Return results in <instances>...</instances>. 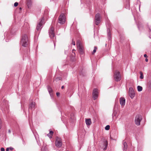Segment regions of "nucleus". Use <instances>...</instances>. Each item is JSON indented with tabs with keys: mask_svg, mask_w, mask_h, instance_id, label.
Returning a JSON list of instances; mask_svg holds the SVG:
<instances>
[{
	"mask_svg": "<svg viewBox=\"0 0 151 151\" xmlns=\"http://www.w3.org/2000/svg\"><path fill=\"white\" fill-rule=\"evenodd\" d=\"M20 44L24 47H28L29 46V37L27 35L24 34L22 35Z\"/></svg>",
	"mask_w": 151,
	"mask_h": 151,
	"instance_id": "obj_1",
	"label": "nucleus"
},
{
	"mask_svg": "<svg viewBox=\"0 0 151 151\" xmlns=\"http://www.w3.org/2000/svg\"><path fill=\"white\" fill-rule=\"evenodd\" d=\"M54 30V28L53 26H51L49 30V33L50 38L52 39L53 40H54V39H56Z\"/></svg>",
	"mask_w": 151,
	"mask_h": 151,
	"instance_id": "obj_2",
	"label": "nucleus"
},
{
	"mask_svg": "<svg viewBox=\"0 0 151 151\" xmlns=\"http://www.w3.org/2000/svg\"><path fill=\"white\" fill-rule=\"evenodd\" d=\"M114 77L116 81H119L121 78V76L120 74V72L118 70L115 71L114 73Z\"/></svg>",
	"mask_w": 151,
	"mask_h": 151,
	"instance_id": "obj_3",
	"label": "nucleus"
},
{
	"mask_svg": "<svg viewBox=\"0 0 151 151\" xmlns=\"http://www.w3.org/2000/svg\"><path fill=\"white\" fill-rule=\"evenodd\" d=\"M44 23V17H42L40 20L39 22L37 25L36 27V30L37 31H40L42 27V25Z\"/></svg>",
	"mask_w": 151,
	"mask_h": 151,
	"instance_id": "obj_4",
	"label": "nucleus"
},
{
	"mask_svg": "<svg viewBox=\"0 0 151 151\" xmlns=\"http://www.w3.org/2000/svg\"><path fill=\"white\" fill-rule=\"evenodd\" d=\"M65 21V15L62 13L59 16L58 18V22L61 24H63Z\"/></svg>",
	"mask_w": 151,
	"mask_h": 151,
	"instance_id": "obj_5",
	"label": "nucleus"
},
{
	"mask_svg": "<svg viewBox=\"0 0 151 151\" xmlns=\"http://www.w3.org/2000/svg\"><path fill=\"white\" fill-rule=\"evenodd\" d=\"M142 119V116L140 115H137L135 118L134 120L135 123L136 124L137 126L140 125V122Z\"/></svg>",
	"mask_w": 151,
	"mask_h": 151,
	"instance_id": "obj_6",
	"label": "nucleus"
},
{
	"mask_svg": "<svg viewBox=\"0 0 151 151\" xmlns=\"http://www.w3.org/2000/svg\"><path fill=\"white\" fill-rule=\"evenodd\" d=\"M55 145L56 147H60L62 146V143L60 138L57 137L56 138Z\"/></svg>",
	"mask_w": 151,
	"mask_h": 151,
	"instance_id": "obj_7",
	"label": "nucleus"
},
{
	"mask_svg": "<svg viewBox=\"0 0 151 151\" xmlns=\"http://www.w3.org/2000/svg\"><path fill=\"white\" fill-rule=\"evenodd\" d=\"M99 93L97 89H94L92 92V98L94 100L96 99L98 97V94Z\"/></svg>",
	"mask_w": 151,
	"mask_h": 151,
	"instance_id": "obj_8",
	"label": "nucleus"
},
{
	"mask_svg": "<svg viewBox=\"0 0 151 151\" xmlns=\"http://www.w3.org/2000/svg\"><path fill=\"white\" fill-rule=\"evenodd\" d=\"M95 23L96 25H98L100 22V14L99 13L97 14L95 16Z\"/></svg>",
	"mask_w": 151,
	"mask_h": 151,
	"instance_id": "obj_9",
	"label": "nucleus"
},
{
	"mask_svg": "<svg viewBox=\"0 0 151 151\" xmlns=\"http://www.w3.org/2000/svg\"><path fill=\"white\" fill-rule=\"evenodd\" d=\"M100 147L103 149L104 150H105L107 147L108 142L106 140H105L100 145Z\"/></svg>",
	"mask_w": 151,
	"mask_h": 151,
	"instance_id": "obj_10",
	"label": "nucleus"
},
{
	"mask_svg": "<svg viewBox=\"0 0 151 151\" xmlns=\"http://www.w3.org/2000/svg\"><path fill=\"white\" fill-rule=\"evenodd\" d=\"M129 95L132 99H133L135 95V92L132 88H129Z\"/></svg>",
	"mask_w": 151,
	"mask_h": 151,
	"instance_id": "obj_11",
	"label": "nucleus"
},
{
	"mask_svg": "<svg viewBox=\"0 0 151 151\" xmlns=\"http://www.w3.org/2000/svg\"><path fill=\"white\" fill-rule=\"evenodd\" d=\"M120 104L122 106H124L125 103V99L124 98L121 97L119 100Z\"/></svg>",
	"mask_w": 151,
	"mask_h": 151,
	"instance_id": "obj_12",
	"label": "nucleus"
},
{
	"mask_svg": "<svg viewBox=\"0 0 151 151\" xmlns=\"http://www.w3.org/2000/svg\"><path fill=\"white\" fill-rule=\"evenodd\" d=\"M4 35L5 37L4 39H5V41L6 42H8L10 39L11 37L9 35H8V33L7 32H6L4 33Z\"/></svg>",
	"mask_w": 151,
	"mask_h": 151,
	"instance_id": "obj_13",
	"label": "nucleus"
},
{
	"mask_svg": "<svg viewBox=\"0 0 151 151\" xmlns=\"http://www.w3.org/2000/svg\"><path fill=\"white\" fill-rule=\"evenodd\" d=\"M77 47H83L84 46L81 42L80 40H78L77 42Z\"/></svg>",
	"mask_w": 151,
	"mask_h": 151,
	"instance_id": "obj_14",
	"label": "nucleus"
},
{
	"mask_svg": "<svg viewBox=\"0 0 151 151\" xmlns=\"http://www.w3.org/2000/svg\"><path fill=\"white\" fill-rule=\"evenodd\" d=\"M35 103L32 102L29 104V109L32 110L33 109H34V108H35Z\"/></svg>",
	"mask_w": 151,
	"mask_h": 151,
	"instance_id": "obj_15",
	"label": "nucleus"
},
{
	"mask_svg": "<svg viewBox=\"0 0 151 151\" xmlns=\"http://www.w3.org/2000/svg\"><path fill=\"white\" fill-rule=\"evenodd\" d=\"M32 3V0H27V4L29 8L31 6Z\"/></svg>",
	"mask_w": 151,
	"mask_h": 151,
	"instance_id": "obj_16",
	"label": "nucleus"
},
{
	"mask_svg": "<svg viewBox=\"0 0 151 151\" xmlns=\"http://www.w3.org/2000/svg\"><path fill=\"white\" fill-rule=\"evenodd\" d=\"M107 35L108 36V40H110L111 39V33L110 32V30L109 28H108L107 29Z\"/></svg>",
	"mask_w": 151,
	"mask_h": 151,
	"instance_id": "obj_17",
	"label": "nucleus"
},
{
	"mask_svg": "<svg viewBox=\"0 0 151 151\" xmlns=\"http://www.w3.org/2000/svg\"><path fill=\"white\" fill-rule=\"evenodd\" d=\"M86 123L87 125H90L91 124V122L90 119H86Z\"/></svg>",
	"mask_w": 151,
	"mask_h": 151,
	"instance_id": "obj_18",
	"label": "nucleus"
},
{
	"mask_svg": "<svg viewBox=\"0 0 151 151\" xmlns=\"http://www.w3.org/2000/svg\"><path fill=\"white\" fill-rule=\"evenodd\" d=\"M129 0H127V4L125 8L127 9H129Z\"/></svg>",
	"mask_w": 151,
	"mask_h": 151,
	"instance_id": "obj_19",
	"label": "nucleus"
},
{
	"mask_svg": "<svg viewBox=\"0 0 151 151\" xmlns=\"http://www.w3.org/2000/svg\"><path fill=\"white\" fill-rule=\"evenodd\" d=\"M53 133V132L52 131H50V133L48 134L47 135L49 138H51L52 137V136Z\"/></svg>",
	"mask_w": 151,
	"mask_h": 151,
	"instance_id": "obj_20",
	"label": "nucleus"
},
{
	"mask_svg": "<svg viewBox=\"0 0 151 151\" xmlns=\"http://www.w3.org/2000/svg\"><path fill=\"white\" fill-rule=\"evenodd\" d=\"M83 48H79L78 50L80 53L83 54Z\"/></svg>",
	"mask_w": 151,
	"mask_h": 151,
	"instance_id": "obj_21",
	"label": "nucleus"
},
{
	"mask_svg": "<svg viewBox=\"0 0 151 151\" xmlns=\"http://www.w3.org/2000/svg\"><path fill=\"white\" fill-rule=\"evenodd\" d=\"M137 88L138 91H141L142 90V87L139 86H137Z\"/></svg>",
	"mask_w": 151,
	"mask_h": 151,
	"instance_id": "obj_22",
	"label": "nucleus"
},
{
	"mask_svg": "<svg viewBox=\"0 0 151 151\" xmlns=\"http://www.w3.org/2000/svg\"><path fill=\"white\" fill-rule=\"evenodd\" d=\"M123 145L124 146V148L125 149H126L127 148V144L126 142H123Z\"/></svg>",
	"mask_w": 151,
	"mask_h": 151,
	"instance_id": "obj_23",
	"label": "nucleus"
},
{
	"mask_svg": "<svg viewBox=\"0 0 151 151\" xmlns=\"http://www.w3.org/2000/svg\"><path fill=\"white\" fill-rule=\"evenodd\" d=\"M48 90L50 93H51L52 92V88L50 87H48Z\"/></svg>",
	"mask_w": 151,
	"mask_h": 151,
	"instance_id": "obj_24",
	"label": "nucleus"
},
{
	"mask_svg": "<svg viewBox=\"0 0 151 151\" xmlns=\"http://www.w3.org/2000/svg\"><path fill=\"white\" fill-rule=\"evenodd\" d=\"M140 78L141 79H143L144 78V76H143V73L141 71L140 72Z\"/></svg>",
	"mask_w": 151,
	"mask_h": 151,
	"instance_id": "obj_25",
	"label": "nucleus"
},
{
	"mask_svg": "<svg viewBox=\"0 0 151 151\" xmlns=\"http://www.w3.org/2000/svg\"><path fill=\"white\" fill-rule=\"evenodd\" d=\"M110 128V126L109 125H106L105 127V129L106 130H109V129Z\"/></svg>",
	"mask_w": 151,
	"mask_h": 151,
	"instance_id": "obj_26",
	"label": "nucleus"
},
{
	"mask_svg": "<svg viewBox=\"0 0 151 151\" xmlns=\"http://www.w3.org/2000/svg\"><path fill=\"white\" fill-rule=\"evenodd\" d=\"M147 85L149 88H151V81L148 82Z\"/></svg>",
	"mask_w": 151,
	"mask_h": 151,
	"instance_id": "obj_27",
	"label": "nucleus"
},
{
	"mask_svg": "<svg viewBox=\"0 0 151 151\" xmlns=\"http://www.w3.org/2000/svg\"><path fill=\"white\" fill-rule=\"evenodd\" d=\"M97 49V48H95V49L93 50V52L92 53V54H93L96 52Z\"/></svg>",
	"mask_w": 151,
	"mask_h": 151,
	"instance_id": "obj_28",
	"label": "nucleus"
},
{
	"mask_svg": "<svg viewBox=\"0 0 151 151\" xmlns=\"http://www.w3.org/2000/svg\"><path fill=\"white\" fill-rule=\"evenodd\" d=\"M18 3L17 2H16L14 3V6L16 7L18 6Z\"/></svg>",
	"mask_w": 151,
	"mask_h": 151,
	"instance_id": "obj_29",
	"label": "nucleus"
},
{
	"mask_svg": "<svg viewBox=\"0 0 151 151\" xmlns=\"http://www.w3.org/2000/svg\"><path fill=\"white\" fill-rule=\"evenodd\" d=\"M2 125V121L1 119H0V129L1 128Z\"/></svg>",
	"mask_w": 151,
	"mask_h": 151,
	"instance_id": "obj_30",
	"label": "nucleus"
},
{
	"mask_svg": "<svg viewBox=\"0 0 151 151\" xmlns=\"http://www.w3.org/2000/svg\"><path fill=\"white\" fill-rule=\"evenodd\" d=\"M71 44L75 45V41H73V40H72V42L71 43Z\"/></svg>",
	"mask_w": 151,
	"mask_h": 151,
	"instance_id": "obj_31",
	"label": "nucleus"
},
{
	"mask_svg": "<svg viewBox=\"0 0 151 151\" xmlns=\"http://www.w3.org/2000/svg\"><path fill=\"white\" fill-rule=\"evenodd\" d=\"M1 151H5V149L3 147H1Z\"/></svg>",
	"mask_w": 151,
	"mask_h": 151,
	"instance_id": "obj_32",
	"label": "nucleus"
},
{
	"mask_svg": "<svg viewBox=\"0 0 151 151\" xmlns=\"http://www.w3.org/2000/svg\"><path fill=\"white\" fill-rule=\"evenodd\" d=\"M137 26H138V28L139 29L140 27V25L139 24V23L138 24H137Z\"/></svg>",
	"mask_w": 151,
	"mask_h": 151,
	"instance_id": "obj_33",
	"label": "nucleus"
},
{
	"mask_svg": "<svg viewBox=\"0 0 151 151\" xmlns=\"http://www.w3.org/2000/svg\"><path fill=\"white\" fill-rule=\"evenodd\" d=\"M9 148H7L6 149V151H9Z\"/></svg>",
	"mask_w": 151,
	"mask_h": 151,
	"instance_id": "obj_34",
	"label": "nucleus"
},
{
	"mask_svg": "<svg viewBox=\"0 0 151 151\" xmlns=\"http://www.w3.org/2000/svg\"><path fill=\"white\" fill-rule=\"evenodd\" d=\"M56 94L57 96H58L60 95V93H57Z\"/></svg>",
	"mask_w": 151,
	"mask_h": 151,
	"instance_id": "obj_35",
	"label": "nucleus"
},
{
	"mask_svg": "<svg viewBox=\"0 0 151 151\" xmlns=\"http://www.w3.org/2000/svg\"><path fill=\"white\" fill-rule=\"evenodd\" d=\"M144 56L145 58H147V55L146 54H144Z\"/></svg>",
	"mask_w": 151,
	"mask_h": 151,
	"instance_id": "obj_36",
	"label": "nucleus"
},
{
	"mask_svg": "<svg viewBox=\"0 0 151 151\" xmlns=\"http://www.w3.org/2000/svg\"><path fill=\"white\" fill-rule=\"evenodd\" d=\"M9 148H10L9 149L10 150H11V151L13 149V148L12 147H10Z\"/></svg>",
	"mask_w": 151,
	"mask_h": 151,
	"instance_id": "obj_37",
	"label": "nucleus"
},
{
	"mask_svg": "<svg viewBox=\"0 0 151 151\" xmlns=\"http://www.w3.org/2000/svg\"><path fill=\"white\" fill-rule=\"evenodd\" d=\"M145 60L146 62H147L148 61V59L147 58H146Z\"/></svg>",
	"mask_w": 151,
	"mask_h": 151,
	"instance_id": "obj_38",
	"label": "nucleus"
},
{
	"mask_svg": "<svg viewBox=\"0 0 151 151\" xmlns=\"http://www.w3.org/2000/svg\"><path fill=\"white\" fill-rule=\"evenodd\" d=\"M64 88V86H62V87H61V88H62V89H63V88Z\"/></svg>",
	"mask_w": 151,
	"mask_h": 151,
	"instance_id": "obj_39",
	"label": "nucleus"
},
{
	"mask_svg": "<svg viewBox=\"0 0 151 151\" xmlns=\"http://www.w3.org/2000/svg\"><path fill=\"white\" fill-rule=\"evenodd\" d=\"M149 32H151V30L150 28H149Z\"/></svg>",
	"mask_w": 151,
	"mask_h": 151,
	"instance_id": "obj_40",
	"label": "nucleus"
},
{
	"mask_svg": "<svg viewBox=\"0 0 151 151\" xmlns=\"http://www.w3.org/2000/svg\"><path fill=\"white\" fill-rule=\"evenodd\" d=\"M53 43H54V46L55 47V43L54 42Z\"/></svg>",
	"mask_w": 151,
	"mask_h": 151,
	"instance_id": "obj_41",
	"label": "nucleus"
},
{
	"mask_svg": "<svg viewBox=\"0 0 151 151\" xmlns=\"http://www.w3.org/2000/svg\"><path fill=\"white\" fill-rule=\"evenodd\" d=\"M74 51V49H73V50H72V52H73V51Z\"/></svg>",
	"mask_w": 151,
	"mask_h": 151,
	"instance_id": "obj_42",
	"label": "nucleus"
},
{
	"mask_svg": "<svg viewBox=\"0 0 151 151\" xmlns=\"http://www.w3.org/2000/svg\"><path fill=\"white\" fill-rule=\"evenodd\" d=\"M106 46H107V44H105V46H106Z\"/></svg>",
	"mask_w": 151,
	"mask_h": 151,
	"instance_id": "obj_43",
	"label": "nucleus"
},
{
	"mask_svg": "<svg viewBox=\"0 0 151 151\" xmlns=\"http://www.w3.org/2000/svg\"><path fill=\"white\" fill-rule=\"evenodd\" d=\"M19 9H20V10L21 9H22L20 7V8H19Z\"/></svg>",
	"mask_w": 151,
	"mask_h": 151,
	"instance_id": "obj_44",
	"label": "nucleus"
},
{
	"mask_svg": "<svg viewBox=\"0 0 151 151\" xmlns=\"http://www.w3.org/2000/svg\"><path fill=\"white\" fill-rule=\"evenodd\" d=\"M37 31H35V33H36V34H37Z\"/></svg>",
	"mask_w": 151,
	"mask_h": 151,
	"instance_id": "obj_45",
	"label": "nucleus"
},
{
	"mask_svg": "<svg viewBox=\"0 0 151 151\" xmlns=\"http://www.w3.org/2000/svg\"><path fill=\"white\" fill-rule=\"evenodd\" d=\"M9 132H10V130H9Z\"/></svg>",
	"mask_w": 151,
	"mask_h": 151,
	"instance_id": "obj_46",
	"label": "nucleus"
},
{
	"mask_svg": "<svg viewBox=\"0 0 151 151\" xmlns=\"http://www.w3.org/2000/svg\"><path fill=\"white\" fill-rule=\"evenodd\" d=\"M140 6L139 5V9L140 8Z\"/></svg>",
	"mask_w": 151,
	"mask_h": 151,
	"instance_id": "obj_47",
	"label": "nucleus"
},
{
	"mask_svg": "<svg viewBox=\"0 0 151 151\" xmlns=\"http://www.w3.org/2000/svg\"><path fill=\"white\" fill-rule=\"evenodd\" d=\"M67 151H68V150H67Z\"/></svg>",
	"mask_w": 151,
	"mask_h": 151,
	"instance_id": "obj_48",
	"label": "nucleus"
}]
</instances>
